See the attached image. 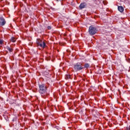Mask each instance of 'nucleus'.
I'll use <instances>...</instances> for the list:
<instances>
[{
	"mask_svg": "<svg viewBox=\"0 0 130 130\" xmlns=\"http://www.w3.org/2000/svg\"><path fill=\"white\" fill-rule=\"evenodd\" d=\"M39 92L40 94L42 96L43 98H46V96L48 95L47 93V87L44 84H41L39 85Z\"/></svg>",
	"mask_w": 130,
	"mask_h": 130,
	"instance_id": "f257e3e1",
	"label": "nucleus"
},
{
	"mask_svg": "<svg viewBox=\"0 0 130 130\" xmlns=\"http://www.w3.org/2000/svg\"><path fill=\"white\" fill-rule=\"evenodd\" d=\"M97 28L96 27L93 26H90L89 27V30H88V33L89 35L91 36H93V35H95L96 33L98 32Z\"/></svg>",
	"mask_w": 130,
	"mask_h": 130,
	"instance_id": "f03ea898",
	"label": "nucleus"
},
{
	"mask_svg": "<svg viewBox=\"0 0 130 130\" xmlns=\"http://www.w3.org/2000/svg\"><path fill=\"white\" fill-rule=\"evenodd\" d=\"M37 45H38V46H40V47H41V48H45V47L46 46V45L45 42L42 41L41 40H40L37 43Z\"/></svg>",
	"mask_w": 130,
	"mask_h": 130,
	"instance_id": "7ed1b4c3",
	"label": "nucleus"
},
{
	"mask_svg": "<svg viewBox=\"0 0 130 130\" xmlns=\"http://www.w3.org/2000/svg\"><path fill=\"white\" fill-rule=\"evenodd\" d=\"M74 69L77 71H81V70H83L84 69V67H82L81 63H77L74 66Z\"/></svg>",
	"mask_w": 130,
	"mask_h": 130,
	"instance_id": "20e7f679",
	"label": "nucleus"
},
{
	"mask_svg": "<svg viewBox=\"0 0 130 130\" xmlns=\"http://www.w3.org/2000/svg\"><path fill=\"white\" fill-rule=\"evenodd\" d=\"M6 23H7V21H6L5 18L3 17H0V27L5 26V25H6Z\"/></svg>",
	"mask_w": 130,
	"mask_h": 130,
	"instance_id": "39448f33",
	"label": "nucleus"
},
{
	"mask_svg": "<svg viewBox=\"0 0 130 130\" xmlns=\"http://www.w3.org/2000/svg\"><path fill=\"white\" fill-rule=\"evenodd\" d=\"M86 7H87V4L85 3H82L80 5L79 9H80V10H82V9H85Z\"/></svg>",
	"mask_w": 130,
	"mask_h": 130,
	"instance_id": "423d86ee",
	"label": "nucleus"
},
{
	"mask_svg": "<svg viewBox=\"0 0 130 130\" xmlns=\"http://www.w3.org/2000/svg\"><path fill=\"white\" fill-rule=\"evenodd\" d=\"M118 11H119V12H120V13H122V12L124 11V9H123V7L122 6H118Z\"/></svg>",
	"mask_w": 130,
	"mask_h": 130,
	"instance_id": "0eeeda50",
	"label": "nucleus"
},
{
	"mask_svg": "<svg viewBox=\"0 0 130 130\" xmlns=\"http://www.w3.org/2000/svg\"><path fill=\"white\" fill-rule=\"evenodd\" d=\"M6 49H7V50H8L9 51V52H12L13 51V48H10V47L9 46H7L6 47Z\"/></svg>",
	"mask_w": 130,
	"mask_h": 130,
	"instance_id": "6e6552de",
	"label": "nucleus"
},
{
	"mask_svg": "<svg viewBox=\"0 0 130 130\" xmlns=\"http://www.w3.org/2000/svg\"><path fill=\"white\" fill-rule=\"evenodd\" d=\"M84 68H85V69H88V68H90V64H89L88 63H86L84 66L83 69H84Z\"/></svg>",
	"mask_w": 130,
	"mask_h": 130,
	"instance_id": "1a4fd4ad",
	"label": "nucleus"
},
{
	"mask_svg": "<svg viewBox=\"0 0 130 130\" xmlns=\"http://www.w3.org/2000/svg\"><path fill=\"white\" fill-rule=\"evenodd\" d=\"M10 41L13 43L16 42V38H15V37H12L10 39Z\"/></svg>",
	"mask_w": 130,
	"mask_h": 130,
	"instance_id": "9d476101",
	"label": "nucleus"
},
{
	"mask_svg": "<svg viewBox=\"0 0 130 130\" xmlns=\"http://www.w3.org/2000/svg\"><path fill=\"white\" fill-rule=\"evenodd\" d=\"M71 78V76H70V75H66V79H70Z\"/></svg>",
	"mask_w": 130,
	"mask_h": 130,
	"instance_id": "9b49d317",
	"label": "nucleus"
},
{
	"mask_svg": "<svg viewBox=\"0 0 130 130\" xmlns=\"http://www.w3.org/2000/svg\"><path fill=\"white\" fill-rule=\"evenodd\" d=\"M3 43H4V41L0 40V44L2 45V44H3Z\"/></svg>",
	"mask_w": 130,
	"mask_h": 130,
	"instance_id": "f8f14e48",
	"label": "nucleus"
},
{
	"mask_svg": "<svg viewBox=\"0 0 130 130\" xmlns=\"http://www.w3.org/2000/svg\"><path fill=\"white\" fill-rule=\"evenodd\" d=\"M48 30H50L51 29V27L50 26H49L47 27Z\"/></svg>",
	"mask_w": 130,
	"mask_h": 130,
	"instance_id": "ddd939ff",
	"label": "nucleus"
},
{
	"mask_svg": "<svg viewBox=\"0 0 130 130\" xmlns=\"http://www.w3.org/2000/svg\"><path fill=\"white\" fill-rule=\"evenodd\" d=\"M127 61L128 62H130V58H128V59H127Z\"/></svg>",
	"mask_w": 130,
	"mask_h": 130,
	"instance_id": "4468645a",
	"label": "nucleus"
},
{
	"mask_svg": "<svg viewBox=\"0 0 130 130\" xmlns=\"http://www.w3.org/2000/svg\"><path fill=\"white\" fill-rule=\"evenodd\" d=\"M67 52H69L70 51L69 50H67Z\"/></svg>",
	"mask_w": 130,
	"mask_h": 130,
	"instance_id": "2eb2a0df",
	"label": "nucleus"
},
{
	"mask_svg": "<svg viewBox=\"0 0 130 130\" xmlns=\"http://www.w3.org/2000/svg\"><path fill=\"white\" fill-rule=\"evenodd\" d=\"M66 30H69V29L66 28Z\"/></svg>",
	"mask_w": 130,
	"mask_h": 130,
	"instance_id": "dca6fc26",
	"label": "nucleus"
},
{
	"mask_svg": "<svg viewBox=\"0 0 130 130\" xmlns=\"http://www.w3.org/2000/svg\"><path fill=\"white\" fill-rule=\"evenodd\" d=\"M66 91H68L67 89H66Z\"/></svg>",
	"mask_w": 130,
	"mask_h": 130,
	"instance_id": "f3484780",
	"label": "nucleus"
}]
</instances>
